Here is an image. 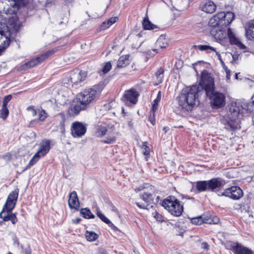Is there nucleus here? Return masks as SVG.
<instances>
[{
    "label": "nucleus",
    "mask_w": 254,
    "mask_h": 254,
    "mask_svg": "<svg viewBox=\"0 0 254 254\" xmlns=\"http://www.w3.org/2000/svg\"><path fill=\"white\" fill-rule=\"evenodd\" d=\"M202 90H204L207 96L209 97L211 102L214 106L221 107L225 103V96L223 94L214 91V84L211 74L207 71L201 73L199 83Z\"/></svg>",
    "instance_id": "1"
},
{
    "label": "nucleus",
    "mask_w": 254,
    "mask_h": 254,
    "mask_svg": "<svg viewBox=\"0 0 254 254\" xmlns=\"http://www.w3.org/2000/svg\"><path fill=\"white\" fill-rule=\"evenodd\" d=\"M203 90L197 85L188 87L182 90L178 97V103L184 112L191 111L196 102V99Z\"/></svg>",
    "instance_id": "2"
},
{
    "label": "nucleus",
    "mask_w": 254,
    "mask_h": 254,
    "mask_svg": "<svg viewBox=\"0 0 254 254\" xmlns=\"http://www.w3.org/2000/svg\"><path fill=\"white\" fill-rule=\"evenodd\" d=\"M8 27L5 23L0 21V54L10 44V37L13 32H18L22 27V23L16 19H11Z\"/></svg>",
    "instance_id": "3"
},
{
    "label": "nucleus",
    "mask_w": 254,
    "mask_h": 254,
    "mask_svg": "<svg viewBox=\"0 0 254 254\" xmlns=\"http://www.w3.org/2000/svg\"><path fill=\"white\" fill-rule=\"evenodd\" d=\"M248 110H249V105L247 103L240 101L232 102L229 105V112L228 114L230 120L226 121L228 127L232 129L238 128V124L235 121L240 115Z\"/></svg>",
    "instance_id": "4"
},
{
    "label": "nucleus",
    "mask_w": 254,
    "mask_h": 254,
    "mask_svg": "<svg viewBox=\"0 0 254 254\" xmlns=\"http://www.w3.org/2000/svg\"><path fill=\"white\" fill-rule=\"evenodd\" d=\"M103 88V84H98L85 89L79 94L78 100L87 108L90 104L94 103L99 98Z\"/></svg>",
    "instance_id": "5"
},
{
    "label": "nucleus",
    "mask_w": 254,
    "mask_h": 254,
    "mask_svg": "<svg viewBox=\"0 0 254 254\" xmlns=\"http://www.w3.org/2000/svg\"><path fill=\"white\" fill-rule=\"evenodd\" d=\"M162 205L172 215L175 216H180L184 210L183 204L174 197L169 196L164 199L162 202Z\"/></svg>",
    "instance_id": "6"
},
{
    "label": "nucleus",
    "mask_w": 254,
    "mask_h": 254,
    "mask_svg": "<svg viewBox=\"0 0 254 254\" xmlns=\"http://www.w3.org/2000/svg\"><path fill=\"white\" fill-rule=\"evenodd\" d=\"M50 148V141L47 140H42L39 144V149L38 151L33 156L28 164L23 171H25L29 168L31 166L35 164L41 157L44 156L49 152Z\"/></svg>",
    "instance_id": "7"
},
{
    "label": "nucleus",
    "mask_w": 254,
    "mask_h": 254,
    "mask_svg": "<svg viewBox=\"0 0 254 254\" xmlns=\"http://www.w3.org/2000/svg\"><path fill=\"white\" fill-rule=\"evenodd\" d=\"M1 12L6 14H15L19 8V0H2Z\"/></svg>",
    "instance_id": "8"
},
{
    "label": "nucleus",
    "mask_w": 254,
    "mask_h": 254,
    "mask_svg": "<svg viewBox=\"0 0 254 254\" xmlns=\"http://www.w3.org/2000/svg\"><path fill=\"white\" fill-rule=\"evenodd\" d=\"M85 76L84 72L75 69L70 72L69 76L64 79V84L72 86L74 84H77L84 80Z\"/></svg>",
    "instance_id": "9"
},
{
    "label": "nucleus",
    "mask_w": 254,
    "mask_h": 254,
    "mask_svg": "<svg viewBox=\"0 0 254 254\" xmlns=\"http://www.w3.org/2000/svg\"><path fill=\"white\" fill-rule=\"evenodd\" d=\"M53 53L54 52L53 51H49L35 59L31 60L30 61L23 64L20 67V70H26L28 68L33 67L34 66L41 64L46 60L50 55Z\"/></svg>",
    "instance_id": "10"
},
{
    "label": "nucleus",
    "mask_w": 254,
    "mask_h": 254,
    "mask_svg": "<svg viewBox=\"0 0 254 254\" xmlns=\"http://www.w3.org/2000/svg\"><path fill=\"white\" fill-rule=\"evenodd\" d=\"M19 189L16 188L9 193L3 208L8 212H11L14 208L17 200Z\"/></svg>",
    "instance_id": "11"
},
{
    "label": "nucleus",
    "mask_w": 254,
    "mask_h": 254,
    "mask_svg": "<svg viewBox=\"0 0 254 254\" xmlns=\"http://www.w3.org/2000/svg\"><path fill=\"white\" fill-rule=\"evenodd\" d=\"M86 129L85 125L78 121L74 122L71 127V134L74 137H80L85 134Z\"/></svg>",
    "instance_id": "12"
},
{
    "label": "nucleus",
    "mask_w": 254,
    "mask_h": 254,
    "mask_svg": "<svg viewBox=\"0 0 254 254\" xmlns=\"http://www.w3.org/2000/svg\"><path fill=\"white\" fill-rule=\"evenodd\" d=\"M243 195V191L240 188L233 186L228 188L222 193V195L229 197L233 199H239Z\"/></svg>",
    "instance_id": "13"
},
{
    "label": "nucleus",
    "mask_w": 254,
    "mask_h": 254,
    "mask_svg": "<svg viewBox=\"0 0 254 254\" xmlns=\"http://www.w3.org/2000/svg\"><path fill=\"white\" fill-rule=\"evenodd\" d=\"M86 109L78 100L77 102H73L70 104L67 109V114L70 116H74L78 114L80 111Z\"/></svg>",
    "instance_id": "14"
},
{
    "label": "nucleus",
    "mask_w": 254,
    "mask_h": 254,
    "mask_svg": "<svg viewBox=\"0 0 254 254\" xmlns=\"http://www.w3.org/2000/svg\"><path fill=\"white\" fill-rule=\"evenodd\" d=\"M227 37H228L231 44L235 45L241 49H246V46L242 43L239 39L237 37L232 29L230 28H228Z\"/></svg>",
    "instance_id": "15"
},
{
    "label": "nucleus",
    "mask_w": 254,
    "mask_h": 254,
    "mask_svg": "<svg viewBox=\"0 0 254 254\" xmlns=\"http://www.w3.org/2000/svg\"><path fill=\"white\" fill-rule=\"evenodd\" d=\"M199 7L202 11L206 13H212L215 11L216 5L212 1L206 0L202 2Z\"/></svg>",
    "instance_id": "16"
},
{
    "label": "nucleus",
    "mask_w": 254,
    "mask_h": 254,
    "mask_svg": "<svg viewBox=\"0 0 254 254\" xmlns=\"http://www.w3.org/2000/svg\"><path fill=\"white\" fill-rule=\"evenodd\" d=\"M168 46V39L163 35H161L156 41L155 43L156 49H153L154 52L156 53L160 51V50H162L167 48Z\"/></svg>",
    "instance_id": "17"
},
{
    "label": "nucleus",
    "mask_w": 254,
    "mask_h": 254,
    "mask_svg": "<svg viewBox=\"0 0 254 254\" xmlns=\"http://www.w3.org/2000/svg\"><path fill=\"white\" fill-rule=\"evenodd\" d=\"M68 204L69 207L71 209L77 210L79 206V202L76 192L73 191L70 193Z\"/></svg>",
    "instance_id": "18"
},
{
    "label": "nucleus",
    "mask_w": 254,
    "mask_h": 254,
    "mask_svg": "<svg viewBox=\"0 0 254 254\" xmlns=\"http://www.w3.org/2000/svg\"><path fill=\"white\" fill-rule=\"evenodd\" d=\"M138 94L134 89H131L126 91L124 94L125 99L127 101H129L132 104H135L137 100Z\"/></svg>",
    "instance_id": "19"
},
{
    "label": "nucleus",
    "mask_w": 254,
    "mask_h": 254,
    "mask_svg": "<svg viewBox=\"0 0 254 254\" xmlns=\"http://www.w3.org/2000/svg\"><path fill=\"white\" fill-rule=\"evenodd\" d=\"M223 15L222 13H220V12L214 15L209 19V25L214 27L218 26H223V20L222 19Z\"/></svg>",
    "instance_id": "20"
},
{
    "label": "nucleus",
    "mask_w": 254,
    "mask_h": 254,
    "mask_svg": "<svg viewBox=\"0 0 254 254\" xmlns=\"http://www.w3.org/2000/svg\"><path fill=\"white\" fill-rule=\"evenodd\" d=\"M245 35L246 38L251 41H254V20L248 22L245 26Z\"/></svg>",
    "instance_id": "21"
},
{
    "label": "nucleus",
    "mask_w": 254,
    "mask_h": 254,
    "mask_svg": "<svg viewBox=\"0 0 254 254\" xmlns=\"http://www.w3.org/2000/svg\"><path fill=\"white\" fill-rule=\"evenodd\" d=\"M208 190L213 191L215 189L220 188L223 184V181L217 178L211 179L208 181Z\"/></svg>",
    "instance_id": "22"
},
{
    "label": "nucleus",
    "mask_w": 254,
    "mask_h": 254,
    "mask_svg": "<svg viewBox=\"0 0 254 254\" xmlns=\"http://www.w3.org/2000/svg\"><path fill=\"white\" fill-rule=\"evenodd\" d=\"M191 222L196 225H201L203 223H211L212 221L209 218H206V217L203 215H200L197 217L191 218Z\"/></svg>",
    "instance_id": "23"
},
{
    "label": "nucleus",
    "mask_w": 254,
    "mask_h": 254,
    "mask_svg": "<svg viewBox=\"0 0 254 254\" xmlns=\"http://www.w3.org/2000/svg\"><path fill=\"white\" fill-rule=\"evenodd\" d=\"M232 250L235 254H252L250 249L240 245H236L232 247Z\"/></svg>",
    "instance_id": "24"
},
{
    "label": "nucleus",
    "mask_w": 254,
    "mask_h": 254,
    "mask_svg": "<svg viewBox=\"0 0 254 254\" xmlns=\"http://www.w3.org/2000/svg\"><path fill=\"white\" fill-rule=\"evenodd\" d=\"M220 13H222L224 15L222 19L223 20V25L225 26L231 23L235 17L234 13L231 11H228L226 13L221 12Z\"/></svg>",
    "instance_id": "25"
},
{
    "label": "nucleus",
    "mask_w": 254,
    "mask_h": 254,
    "mask_svg": "<svg viewBox=\"0 0 254 254\" xmlns=\"http://www.w3.org/2000/svg\"><path fill=\"white\" fill-rule=\"evenodd\" d=\"M212 35L217 41H222L227 37V31L221 29L211 31Z\"/></svg>",
    "instance_id": "26"
},
{
    "label": "nucleus",
    "mask_w": 254,
    "mask_h": 254,
    "mask_svg": "<svg viewBox=\"0 0 254 254\" xmlns=\"http://www.w3.org/2000/svg\"><path fill=\"white\" fill-rule=\"evenodd\" d=\"M129 64V56L125 55L121 56L117 62V66L118 67H123Z\"/></svg>",
    "instance_id": "27"
},
{
    "label": "nucleus",
    "mask_w": 254,
    "mask_h": 254,
    "mask_svg": "<svg viewBox=\"0 0 254 254\" xmlns=\"http://www.w3.org/2000/svg\"><path fill=\"white\" fill-rule=\"evenodd\" d=\"M142 26L145 30H153L157 28V26L153 24L148 19V16L145 17L143 20Z\"/></svg>",
    "instance_id": "28"
},
{
    "label": "nucleus",
    "mask_w": 254,
    "mask_h": 254,
    "mask_svg": "<svg viewBox=\"0 0 254 254\" xmlns=\"http://www.w3.org/2000/svg\"><path fill=\"white\" fill-rule=\"evenodd\" d=\"M196 188L198 191L201 192L205 190H208V186L207 181H199L196 182Z\"/></svg>",
    "instance_id": "29"
},
{
    "label": "nucleus",
    "mask_w": 254,
    "mask_h": 254,
    "mask_svg": "<svg viewBox=\"0 0 254 254\" xmlns=\"http://www.w3.org/2000/svg\"><path fill=\"white\" fill-rule=\"evenodd\" d=\"M140 198L146 203L151 202L153 199L152 194L151 192H148L144 190L142 193L140 195Z\"/></svg>",
    "instance_id": "30"
},
{
    "label": "nucleus",
    "mask_w": 254,
    "mask_h": 254,
    "mask_svg": "<svg viewBox=\"0 0 254 254\" xmlns=\"http://www.w3.org/2000/svg\"><path fill=\"white\" fill-rule=\"evenodd\" d=\"M242 218L247 222L253 221V216L252 212L249 210L243 209L242 210Z\"/></svg>",
    "instance_id": "31"
},
{
    "label": "nucleus",
    "mask_w": 254,
    "mask_h": 254,
    "mask_svg": "<svg viewBox=\"0 0 254 254\" xmlns=\"http://www.w3.org/2000/svg\"><path fill=\"white\" fill-rule=\"evenodd\" d=\"M164 72V69L160 68L155 72V75L156 78V81H155V85H157L162 82Z\"/></svg>",
    "instance_id": "32"
},
{
    "label": "nucleus",
    "mask_w": 254,
    "mask_h": 254,
    "mask_svg": "<svg viewBox=\"0 0 254 254\" xmlns=\"http://www.w3.org/2000/svg\"><path fill=\"white\" fill-rule=\"evenodd\" d=\"M80 212L85 218L90 219L95 217L94 215L91 213L90 209L87 208L81 209Z\"/></svg>",
    "instance_id": "33"
},
{
    "label": "nucleus",
    "mask_w": 254,
    "mask_h": 254,
    "mask_svg": "<svg viewBox=\"0 0 254 254\" xmlns=\"http://www.w3.org/2000/svg\"><path fill=\"white\" fill-rule=\"evenodd\" d=\"M85 237L87 241L92 242L98 239V235L95 232L87 231Z\"/></svg>",
    "instance_id": "34"
},
{
    "label": "nucleus",
    "mask_w": 254,
    "mask_h": 254,
    "mask_svg": "<svg viewBox=\"0 0 254 254\" xmlns=\"http://www.w3.org/2000/svg\"><path fill=\"white\" fill-rule=\"evenodd\" d=\"M161 98V92L160 91H159L158 93L157 97L153 101V104L152 106V111H153V116H154V112L157 110L158 109V103L160 101Z\"/></svg>",
    "instance_id": "35"
},
{
    "label": "nucleus",
    "mask_w": 254,
    "mask_h": 254,
    "mask_svg": "<svg viewBox=\"0 0 254 254\" xmlns=\"http://www.w3.org/2000/svg\"><path fill=\"white\" fill-rule=\"evenodd\" d=\"M108 132L107 127L105 126H98L97 128V135L99 136H103L106 135Z\"/></svg>",
    "instance_id": "36"
},
{
    "label": "nucleus",
    "mask_w": 254,
    "mask_h": 254,
    "mask_svg": "<svg viewBox=\"0 0 254 254\" xmlns=\"http://www.w3.org/2000/svg\"><path fill=\"white\" fill-rule=\"evenodd\" d=\"M9 114V110L7 107L2 106L0 110V117L3 120H5Z\"/></svg>",
    "instance_id": "37"
},
{
    "label": "nucleus",
    "mask_w": 254,
    "mask_h": 254,
    "mask_svg": "<svg viewBox=\"0 0 254 254\" xmlns=\"http://www.w3.org/2000/svg\"><path fill=\"white\" fill-rule=\"evenodd\" d=\"M11 212H8L7 210L2 209V211L0 213V217L4 221H8V217Z\"/></svg>",
    "instance_id": "38"
},
{
    "label": "nucleus",
    "mask_w": 254,
    "mask_h": 254,
    "mask_svg": "<svg viewBox=\"0 0 254 254\" xmlns=\"http://www.w3.org/2000/svg\"><path fill=\"white\" fill-rule=\"evenodd\" d=\"M195 48L200 51H206L207 50H210L215 52L216 51L214 48L208 45H197L195 46Z\"/></svg>",
    "instance_id": "39"
},
{
    "label": "nucleus",
    "mask_w": 254,
    "mask_h": 254,
    "mask_svg": "<svg viewBox=\"0 0 254 254\" xmlns=\"http://www.w3.org/2000/svg\"><path fill=\"white\" fill-rule=\"evenodd\" d=\"M37 113H38V119L41 121H44L47 117V113L43 110L38 109Z\"/></svg>",
    "instance_id": "40"
},
{
    "label": "nucleus",
    "mask_w": 254,
    "mask_h": 254,
    "mask_svg": "<svg viewBox=\"0 0 254 254\" xmlns=\"http://www.w3.org/2000/svg\"><path fill=\"white\" fill-rule=\"evenodd\" d=\"M111 67H112V65H111V63L109 62H107V63H106V64L104 66V67L102 69V72L105 74L107 73L110 70V69H111Z\"/></svg>",
    "instance_id": "41"
},
{
    "label": "nucleus",
    "mask_w": 254,
    "mask_h": 254,
    "mask_svg": "<svg viewBox=\"0 0 254 254\" xmlns=\"http://www.w3.org/2000/svg\"><path fill=\"white\" fill-rule=\"evenodd\" d=\"M97 215L105 223H110V220L106 218L103 214H102L98 210L97 211Z\"/></svg>",
    "instance_id": "42"
},
{
    "label": "nucleus",
    "mask_w": 254,
    "mask_h": 254,
    "mask_svg": "<svg viewBox=\"0 0 254 254\" xmlns=\"http://www.w3.org/2000/svg\"><path fill=\"white\" fill-rule=\"evenodd\" d=\"M142 149H143V154L145 156H149L150 154V148L146 144V143H143L142 144Z\"/></svg>",
    "instance_id": "43"
},
{
    "label": "nucleus",
    "mask_w": 254,
    "mask_h": 254,
    "mask_svg": "<svg viewBox=\"0 0 254 254\" xmlns=\"http://www.w3.org/2000/svg\"><path fill=\"white\" fill-rule=\"evenodd\" d=\"M9 220L11 221V223L13 224H15L17 221V219L16 216V215L14 213H12L11 212V214H10V216L8 217V221Z\"/></svg>",
    "instance_id": "44"
},
{
    "label": "nucleus",
    "mask_w": 254,
    "mask_h": 254,
    "mask_svg": "<svg viewBox=\"0 0 254 254\" xmlns=\"http://www.w3.org/2000/svg\"><path fill=\"white\" fill-rule=\"evenodd\" d=\"M11 98H12V96L11 95H8L5 96V97L4 98L3 100L2 106L7 107V103L10 100Z\"/></svg>",
    "instance_id": "45"
},
{
    "label": "nucleus",
    "mask_w": 254,
    "mask_h": 254,
    "mask_svg": "<svg viewBox=\"0 0 254 254\" xmlns=\"http://www.w3.org/2000/svg\"><path fill=\"white\" fill-rule=\"evenodd\" d=\"M110 26L109 24L108 23V22L104 21L102 23V24L100 25V30H104L106 29L107 28H109Z\"/></svg>",
    "instance_id": "46"
},
{
    "label": "nucleus",
    "mask_w": 254,
    "mask_h": 254,
    "mask_svg": "<svg viewBox=\"0 0 254 254\" xmlns=\"http://www.w3.org/2000/svg\"><path fill=\"white\" fill-rule=\"evenodd\" d=\"M27 110L29 111H31V115L33 116H35L37 114V112H38V110H35L34 109V107L33 106H29L27 108Z\"/></svg>",
    "instance_id": "47"
},
{
    "label": "nucleus",
    "mask_w": 254,
    "mask_h": 254,
    "mask_svg": "<svg viewBox=\"0 0 254 254\" xmlns=\"http://www.w3.org/2000/svg\"><path fill=\"white\" fill-rule=\"evenodd\" d=\"M229 54L232 56L233 62H236L238 60L240 56V55L238 53H235L233 55H232L231 53H229Z\"/></svg>",
    "instance_id": "48"
},
{
    "label": "nucleus",
    "mask_w": 254,
    "mask_h": 254,
    "mask_svg": "<svg viewBox=\"0 0 254 254\" xmlns=\"http://www.w3.org/2000/svg\"><path fill=\"white\" fill-rule=\"evenodd\" d=\"M115 141V136L114 135H112L109 138H107V140L105 141L106 143H112Z\"/></svg>",
    "instance_id": "49"
},
{
    "label": "nucleus",
    "mask_w": 254,
    "mask_h": 254,
    "mask_svg": "<svg viewBox=\"0 0 254 254\" xmlns=\"http://www.w3.org/2000/svg\"><path fill=\"white\" fill-rule=\"evenodd\" d=\"M117 18H118L117 17H111L109 19H108L107 21L108 22L109 25L111 26L113 24L115 23L116 22Z\"/></svg>",
    "instance_id": "50"
},
{
    "label": "nucleus",
    "mask_w": 254,
    "mask_h": 254,
    "mask_svg": "<svg viewBox=\"0 0 254 254\" xmlns=\"http://www.w3.org/2000/svg\"><path fill=\"white\" fill-rule=\"evenodd\" d=\"M206 218H209V219L212 221V223H208L209 224H217L219 222V218L217 217H214L213 219H211L208 216H206Z\"/></svg>",
    "instance_id": "51"
},
{
    "label": "nucleus",
    "mask_w": 254,
    "mask_h": 254,
    "mask_svg": "<svg viewBox=\"0 0 254 254\" xmlns=\"http://www.w3.org/2000/svg\"><path fill=\"white\" fill-rule=\"evenodd\" d=\"M215 53H216V55L217 56L218 59L220 61V63H221L223 67H224V63L221 58V56L220 54L217 51H215Z\"/></svg>",
    "instance_id": "52"
},
{
    "label": "nucleus",
    "mask_w": 254,
    "mask_h": 254,
    "mask_svg": "<svg viewBox=\"0 0 254 254\" xmlns=\"http://www.w3.org/2000/svg\"><path fill=\"white\" fill-rule=\"evenodd\" d=\"M107 224L114 231H116L119 230L118 228L116 226H115L110 221V223Z\"/></svg>",
    "instance_id": "53"
},
{
    "label": "nucleus",
    "mask_w": 254,
    "mask_h": 254,
    "mask_svg": "<svg viewBox=\"0 0 254 254\" xmlns=\"http://www.w3.org/2000/svg\"><path fill=\"white\" fill-rule=\"evenodd\" d=\"M175 1L179 5H178V6L179 7H181L182 6V3L186 2L187 1V0H175Z\"/></svg>",
    "instance_id": "54"
},
{
    "label": "nucleus",
    "mask_w": 254,
    "mask_h": 254,
    "mask_svg": "<svg viewBox=\"0 0 254 254\" xmlns=\"http://www.w3.org/2000/svg\"><path fill=\"white\" fill-rule=\"evenodd\" d=\"M201 247L202 249L208 250L209 249V245L206 242H203L201 243Z\"/></svg>",
    "instance_id": "55"
},
{
    "label": "nucleus",
    "mask_w": 254,
    "mask_h": 254,
    "mask_svg": "<svg viewBox=\"0 0 254 254\" xmlns=\"http://www.w3.org/2000/svg\"><path fill=\"white\" fill-rule=\"evenodd\" d=\"M2 157L5 160L9 161V160H10L11 159V156L10 154L7 153V154L3 155Z\"/></svg>",
    "instance_id": "56"
},
{
    "label": "nucleus",
    "mask_w": 254,
    "mask_h": 254,
    "mask_svg": "<svg viewBox=\"0 0 254 254\" xmlns=\"http://www.w3.org/2000/svg\"><path fill=\"white\" fill-rule=\"evenodd\" d=\"M136 204L140 208L146 209L148 205L145 204H140L139 202H136Z\"/></svg>",
    "instance_id": "57"
},
{
    "label": "nucleus",
    "mask_w": 254,
    "mask_h": 254,
    "mask_svg": "<svg viewBox=\"0 0 254 254\" xmlns=\"http://www.w3.org/2000/svg\"><path fill=\"white\" fill-rule=\"evenodd\" d=\"M226 78L227 79H229L230 78V70H228V71L226 70Z\"/></svg>",
    "instance_id": "58"
},
{
    "label": "nucleus",
    "mask_w": 254,
    "mask_h": 254,
    "mask_svg": "<svg viewBox=\"0 0 254 254\" xmlns=\"http://www.w3.org/2000/svg\"><path fill=\"white\" fill-rule=\"evenodd\" d=\"M81 221V219L79 218H76L75 220H73V222L75 223H78Z\"/></svg>",
    "instance_id": "59"
},
{
    "label": "nucleus",
    "mask_w": 254,
    "mask_h": 254,
    "mask_svg": "<svg viewBox=\"0 0 254 254\" xmlns=\"http://www.w3.org/2000/svg\"><path fill=\"white\" fill-rule=\"evenodd\" d=\"M163 130L164 131L165 133H166L168 130V128L167 127H164L163 128Z\"/></svg>",
    "instance_id": "60"
},
{
    "label": "nucleus",
    "mask_w": 254,
    "mask_h": 254,
    "mask_svg": "<svg viewBox=\"0 0 254 254\" xmlns=\"http://www.w3.org/2000/svg\"><path fill=\"white\" fill-rule=\"evenodd\" d=\"M31 136L33 138L35 137V134L34 132L31 133Z\"/></svg>",
    "instance_id": "61"
},
{
    "label": "nucleus",
    "mask_w": 254,
    "mask_h": 254,
    "mask_svg": "<svg viewBox=\"0 0 254 254\" xmlns=\"http://www.w3.org/2000/svg\"><path fill=\"white\" fill-rule=\"evenodd\" d=\"M223 68L225 69V71H226V70L228 71V68L227 67V66L224 64V67H223Z\"/></svg>",
    "instance_id": "62"
},
{
    "label": "nucleus",
    "mask_w": 254,
    "mask_h": 254,
    "mask_svg": "<svg viewBox=\"0 0 254 254\" xmlns=\"http://www.w3.org/2000/svg\"><path fill=\"white\" fill-rule=\"evenodd\" d=\"M141 190V189H140V188H137V189H136L135 190V191H136V192H137V191H140V190Z\"/></svg>",
    "instance_id": "63"
},
{
    "label": "nucleus",
    "mask_w": 254,
    "mask_h": 254,
    "mask_svg": "<svg viewBox=\"0 0 254 254\" xmlns=\"http://www.w3.org/2000/svg\"><path fill=\"white\" fill-rule=\"evenodd\" d=\"M150 121H151V122L152 124L153 125H154V124H155V121H154V120H151Z\"/></svg>",
    "instance_id": "64"
}]
</instances>
